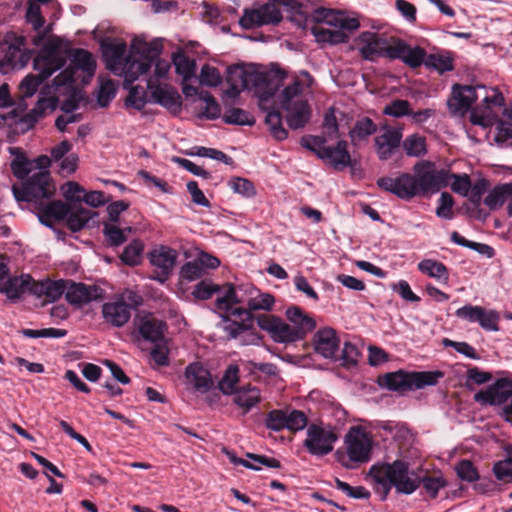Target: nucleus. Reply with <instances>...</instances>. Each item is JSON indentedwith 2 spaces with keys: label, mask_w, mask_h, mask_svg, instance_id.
Returning a JSON list of instances; mask_svg holds the SVG:
<instances>
[{
  "label": "nucleus",
  "mask_w": 512,
  "mask_h": 512,
  "mask_svg": "<svg viewBox=\"0 0 512 512\" xmlns=\"http://www.w3.org/2000/svg\"><path fill=\"white\" fill-rule=\"evenodd\" d=\"M405 154L409 157H422L427 153L426 138L414 133L408 135L401 142Z\"/></svg>",
  "instance_id": "45"
},
{
  "label": "nucleus",
  "mask_w": 512,
  "mask_h": 512,
  "mask_svg": "<svg viewBox=\"0 0 512 512\" xmlns=\"http://www.w3.org/2000/svg\"><path fill=\"white\" fill-rule=\"evenodd\" d=\"M173 64L176 73L181 75L184 79H189L194 74L195 62L183 52L174 54Z\"/></svg>",
  "instance_id": "56"
},
{
  "label": "nucleus",
  "mask_w": 512,
  "mask_h": 512,
  "mask_svg": "<svg viewBox=\"0 0 512 512\" xmlns=\"http://www.w3.org/2000/svg\"><path fill=\"white\" fill-rule=\"evenodd\" d=\"M427 52L420 46H414L407 44L405 54L403 57V63L410 68H418L421 65H425Z\"/></svg>",
  "instance_id": "55"
},
{
  "label": "nucleus",
  "mask_w": 512,
  "mask_h": 512,
  "mask_svg": "<svg viewBox=\"0 0 512 512\" xmlns=\"http://www.w3.org/2000/svg\"><path fill=\"white\" fill-rule=\"evenodd\" d=\"M104 320L114 327H123L131 317V307L124 300L107 302L102 306Z\"/></svg>",
  "instance_id": "30"
},
{
  "label": "nucleus",
  "mask_w": 512,
  "mask_h": 512,
  "mask_svg": "<svg viewBox=\"0 0 512 512\" xmlns=\"http://www.w3.org/2000/svg\"><path fill=\"white\" fill-rule=\"evenodd\" d=\"M285 76L286 74L280 69L253 74L251 81L255 94L259 99L260 109H266V103L276 95L283 84Z\"/></svg>",
  "instance_id": "11"
},
{
  "label": "nucleus",
  "mask_w": 512,
  "mask_h": 512,
  "mask_svg": "<svg viewBox=\"0 0 512 512\" xmlns=\"http://www.w3.org/2000/svg\"><path fill=\"white\" fill-rule=\"evenodd\" d=\"M100 47L107 69L112 72L121 70L125 62L126 43L124 41L102 40Z\"/></svg>",
  "instance_id": "25"
},
{
  "label": "nucleus",
  "mask_w": 512,
  "mask_h": 512,
  "mask_svg": "<svg viewBox=\"0 0 512 512\" xmlns=\"http://www.w3.org/2000/svg\"><path fill=\"white\" fill-rule=\"evenodd\" d=\"M313 17L317 22H323L330 26L338 27L342 31L352 32L357 30L360 26L358 19L346 17L331 9H316Z\"/></svg>",
  "instance_id": "27"
},
{
  "label": "nucleus",
  "mask_w": 512,
  "mask_h": 512,
  "mask_svg": "<svg viewBox=\"0 0 512 512\" xmlns=\"http://www.w3.org/2000/svg\"><path fill=\"white\" fill-rule=\"evenodd\" d=\"M127 232H131L130 227L121 229L114 223H103V234L108 246L118 247L122 245L127 240Z\"/></svg>",
  "instance_id": "47"
},
{
  "label": "nucleus",
  "mask_w": 512,
  "mask_h": 512,
  "mask_svg": "<svg viewBox=\"0 0 512 512\" xmlns=\"http://www.w3.org/2000/svg\"><path fill=\"white\" fill-rule=\"evenodd\" d=\"M382 113L386 116L401 118L412 114V108L409 101L403 99H395L383 108Z\"/></svg>",
  "instance_id": "57"
},
{
  "label": "nucleus",
  "mask_w": 512,
  "mask_h": 512,
  "mask_svg": "<svg viewBox=\"0 0 512 512\" xmlns=\"http://www.w3.org/2000/svg\"><path fill=\"white\" fill-rule=\"evenodd\" d=\"M376 184L381 190L391 193L404 201H410L418 196L414 176L408 172H400L395 177H380L377 179Z\"/></svg>",
  "instance_id": "12"
},
{
  "label": "nucleus",
  "mask_w": 512,
  "mask_h": 512,
  "mask_svg": "<svg viewBox=\"0 0 512 512\" xmlns=\"http://www.w3.org/2000/svg\"><path fill=\"white\" fill-rule=\"evenodd\" d=\"M512 195V182L496 185L484 199V204L490 210H497Z\"/></svg>",
  "instance_id": "43"
},
{
  "label": "nucleus",
  "mask_w": 512,
  "mask_h": 512,
  "mask_svg": "<svg viewBox=\"0 0 512 512\" xmlns=\"http://www.w3.org/2000/svg\"><path fill=\"white\" fill-rule=\"evenodd\" d=\"M414 181L418 196L438 193L450 183V171L437 169L434 162L422 160L413 166Z\"/></svg>",
  "instance_id": "6"
},
{
  "label": "nucleus",
  "mask_w": 512,
  "mask_h": 512,
  "mask_svg": "<svg viewBox=\"0 0 512 512\" xmlns=\"http://www.w3.org/2000/svg\"><path fill=\"white\" fill-rule=\"evenodd\" d=\"M185 376L193 388L200 393L208 392L213 386L209 370L199 362L189 364L185 369Z\"/></svg>",
  "instance_id": "31"
},
{
  "label": "nucleus",
  "mask_w": 512,
  "mask_h": 512,
  "mask_svg": "<svg viewBox=\"0 0 512 512\" xmlns=\"http://www.w3.org/2000/svg\"><path fill=\"white\" fill-rule=\"evenodd\" d=\"M136 56L137 55L130 52V55L125 58L124 65L121 68L125 82L127 83H133L139 76L147 74L153 65L150 61L139 56L137 58Z\"/></svg>",
  "instance_id": "34"
},
{
  "label": "nucleus",
  "mask_w": 512,
  "mask_h": 512,
  "mask_svg": "<svg viewBox=\"0 0 512 512\" xmlns=\"http://www.w3.org/2000/svg\"><path fill=\"white\" fill-rule=\"evenodd\" d=\"M178 252L168 246H159L149 253V261L157 270L154 280L164 283L171 275L176 264Z\"/></svg>",
  "instance_id": "20"
},
{
  "label": "nucleus",
  "mask_w": 512,
  "mask_h": 512,
  "mask_svg": "<svg viewBox=\"0 0 512 512\" xmlns=\"http://www.w3.org/2000/svg\"><path fill=\"white\" fill-rule=\"evenodd\" d=\"M9 152L14 156L10 163L13 175L19 180H25L32 171V162L20 147H10Z\"/></svg>",
  "instance_id": "39"
},
{
  "label": "nucleus",
  "mask_w": 512,
  "mask_h": 512,
  "mask_svg": "<svg viewBox=\"0 0 512 512\" xmlns=\"http://www.w3.org/2000/svg\"><path fill=\"white\" fill-rule=\"evenodd\" d=\"M33 284V277L30 274H22L20 276L9 277L0 292L4 293L11 301H18L25 293L30 294V288Z\"/></svg>",
  "instance_id": "32"
},
{
  "label": "nucleus",
  "mask_w": 512,
  "mask_h": 512,
  "mask_svg": "<svg viewBox=\"0 0 512 512\" xmlns=\"http://www.w3.org/2000/svg\"><path fill=\"white\" fill-rule=\"evenodd\" d=\"M338 438L336 429L331 425L311 423L306 429L303 446L312 456L323 457L333 451Z\"/></svg>",
  "instance_id": "8"
},
{
  "label": "nucleus",
  "mask_w": 512,
  "mask_h": 512,
  "mask_svg": "<svg viewBox=\"0 0 512 512\" xmlns=\"http://www.w3.org/2000/svg\"><path fill=\"white\" fill-rule=\"evenodd\" d=\"M239 372V367L236 364H230L226 368L223 377L218 383V388L224 395H232L238 389L236 385L240 379Z\"/></svg>",
  "instance_id": "48"
},
{
  "label": "nucleus",
  "mask_w": 512,
  "mask_h": 512,
  "mask_svg": "<svg viewBox=\"0 0 512 512\" xmlns=\"http://www.w3.org/2000/svg\"><path fill=\"white\" fill-rule=\"evenodd\" d=\"M244 287L228 285L223 295H219L215 301V307L220 312L223 324L222 329L229 339H235L245 331L254 327V316L244 307H234L236 304L245 303L239 292Z\"/></svg>",
  "instance_id": "2"
},
{
  "label": "nucleus",
  "mask_w": 512,
  "mask_h": 512,
  "mask_svg": "<svg viewBox=\"0 0 512 512\" xmlns=\"http://www.w3.org/2000/svg\"><path fill=\"white\" fill-rule=\"evenodd\" d=\"M479 85L454 84L452 87V98L448 100V107L452 113H465L472 104L479 99Z\"/></svg>",
  "instance_id": "23"
},
{
  "label": "nucleus",
  "mask_w": 512,
  "mask_h": 512,
  "mask_svg": "<svg viewBox=\"0 0 512 512\" xmlns=\"http://www.w3.org/2000/svg\"><path fill=\"white\" fill-rule=\"evenodd\" d=\"M152 96L158 104L168 109L180 105V95L173 88L158 86L152 92Z\"/></svg>",
  "instance_id": "50"
},
{
  "label": "nucleus",
  "mask_w": 512,
  "mask_h": 512,
  "mask_svg": "<svg viewBox=\"0 0 512 512\" xmlns=\"http://www.w3.org/2000/svg\"><path fill=\"white\" fill-rule=\"evenodd\" d=\"M232 395H234V403L238 407L244 409V415L248 413L254 406H256L261 400L259 388L252 386L251 384L238 387V389H236Z\"/></svg>",
  "instance_id": "35"
},
{
  "label": "nucleus",
  "mask_w": 512,
  "mask_h": 512,
  "mask_svg": "<svg viewBox=\"0 0 512 512\" xmlns=\"http://www.w3.org/2000/svg\"><path fill=\"white\" fill-rule=\"evenodd\" d=\"M91 211L80 206L69 205V210L64 219H66L68 228L73 232H78L91 219Z\"/></svg>",
  "instance_id": "41"
},
{
  "label": "nucleus",
  "mask_w": 512,
  "mask_h": 512,
  "mask_svg": "<svg viewBox=\"0 0 512 512\" xmlns=\"http://www.w3.org/2000/svg\"><path fill=\"white\" fill-rule=\"evenodd\" d=\"M228 186L235 192L246 198L253 197L256 194L254 184L246 178L233 177L229 180Z\"/></svg>",
  "instance_id": "60"
},
{
  "label": "nucleus",
  "mask_w": 512,
  "mask_h": 512,
  "mask_svg": "<svg viewBox=\"0 0 512 512\" xmlns=\"http://www.w3.org/2000/svg\"><path fill=\"white\" fill-rule=\"evenodd\" d=\"M381 131L382 133L374 138V146L379 160L387 161L401 146L403 127L384 124Z\"/></svg>",
  "instance_id": "16"
},
{
  "label": "nucleus",
  "mask_w": 512,
  "mask_h": 512,
  "mask_svg": "<svg viewBox=\"0 0 512 512\" xmlns=\"http://www.w3.org/2000/svg\"><path fill=\"white\" fill-rule=\"evenodd\" d=\"M169 348L168 341L158 342L153 344V348L150 352L151 359L153 362L160 367H167L170 364L169 360Z\"/></svg>",
  "instance_id": "62"
},
{
  "label": "nucleus",
  "mask_w": 512,
  "mask_h": 512,
  "mask_svg": "<svg viewBox=\"0 0 512 512\" xmlns=\"http://www.w3.org/2000/svg\"><path fill=\"white\" fill-rule=\"evenodd\" d=\"M26 39L14 33L7 34L2 44L3 57L0 59V73L8 74L15 69L23 68L30 55L25 51Z\"/></svg>",
  "instance_id": "9"
},
{
  "label": "nucleus",
  "mask_w": 512,
  "mask_h": 512,
  "mask_svg": "<svg viewBox=\"0 0 512 512\" xmlns=\"http://www.w3.org/2000/svg\"><path fill=\"white\" fill-rule=\"evenodd\" d=\"M287 410L274 409L267 413L265 426L267 429L279 432L286 429Z\"/></svg>",
  "instance_id": "58"
},
{
  "label": "nucleus",
  "mask_w": 512,
  "mask_h": 512,
  "mask_svg": "<svg viewBox=\"0 0 512 512\" xmlns=\"http://www.w3.org/2000/svg\"><path fill=\"white\" fill-rule=\"evenodd\" d=\"M327 138L319 135L303 136L300 140L302 147L313 152L319 159L328 162L335 170L342 171L349 166H353L348 151V142L339 140L335 147L326 146Z\"/></svg>",
  "instance_id": "5"
},
{
  "label": "nucleus",
  "mask_w": 512,
  "mask_h": 512,
  "mask_svg": "<svg viewBox=\"0 0 512 512\" xmlns=\"http://www.w3.org/2000/svg\"><path fill=\"white\" fill-rule=\"evenodd\" d=\"M376 131L377 125L371 118L364 116L357 119L348 133L352 146L358 147L361 142L366 141Z\"/></svg>",
  "instance_id": "37"
},
{
  "label": "nucleus",
  "mask_w": 512,
  "mask_h": 512,
  "mask_svg": "<svg viewBox=\"0 0 512 512\" xmlns=\"http://www.w3.org/2000/svg\"><path fill=\"white\" fill-rule=\"evenodd\" d=\"M418 269L421 273L447 283L449 280V271L440 261L433 259H424L418 263Z\"/></svg>",
  "instance_id": "44"
},
{
  "label": "nucleus",
  "mask_w": 512,
  "mask_h": 512,
  "mask_svg": "<svg viewBox=\"0 0 512 512\" xmlns=\"http://www.w3.org/2000/svg\"><path fill=\"white\" fill-rule=\"evenodd\" d=\"M45 80L46 78H44L40 73H38V75H27L20 83V92L22 96L25 98L33 96Z\"/></svg>",
  "instance_id": "63"
},
{
  "label": "nucleus",
  "mask_w": 512,
  "mask_h": 512,
  "mask_svg": "<svg viewBox=\"0 0 512 512\" xmlns=\"http://www.w3.org/2000/svg\"><path fill=\"white\" fill-rule=\"evenodd\" d=\"M144 245L141 240L135 239L123 250L120 258L128 266H136L141 263Z\"/></svg>",
  "instance_id": "52"
},
{
  "label": "nucleus",
  "mask_w": 512,
  "mask_h": 512,
  "mask_svg": "<svg viewBox=\"0 0 512 512\" xmlns=\"http://www.w3.org/2000/svg\"><path fill=\"white\" fill-rule=\"evenodd\" d=\"M302 93L303 83L295 78L278 95L280 107L287 112V124L293 130L303 128L311 117V108L307 100L300 97Z\"/></svg>",
  "instance_id": "4"
},
{
  "label": "nucleus",
  "mask_w": 512,
  "mask_h": 512,
  "mask_svg": "<svg viewBox=\"0 0 512 512\" xmlns=\"http://www.w3.org/2000/svg\"><path fill=\"white\" fill-rule=\"evenodd\" d=\"M252 76L253 74H248L240 66H230L227 69L226 82L228 85H234L242 89H247L249 88V85L252 84Z\"/></svg>",
  "instance_id": "54"
},
{
  "label": "nucleus",
  "mask_w": 512,
  "mask_h": 512,
  "mask_svg": "<svg viewBox=\"0 0 512 512\" xmlns=\"http://www.w3.org/2000/svg\"><path fill=\"white\" fill-rule=\"evenodd\" d=\"M60 42L53 39L49 45H45L34 58L33 67L44 78L48 79L54 72L60 70L66 63V59L57 53Z\"/></svg>",
  "instance_id": "17"
},
{
  "label": "nucleus",
  "mask_w": 512,
  "mask_h": 512,
  "mask_svg": "<svg viewBox=\"0 0 512 512\" xmlns=\"http://www.w3.org/2000/svg\"><path fill=\"white\" fill-rule=\"evenodd\" d=\"M492 471L497 480L512 482V447L506 449L504 459L494 463Z\"/></svg>",
  "instance_id": "53"
},
{
  "label": "nucleus",
  "mask_w": 512,
  "mask_h": 512,
  "mask_svg": "<svg viewBox=\"0 0 512 512\" xmlns=\"http://www.w3.org/2000/svg\"><path fill=\"white\" fill-rule=\"evenodd\" d=\"M512 397V380L499 378L492 385L481 389L474 395L480 405L498 406L505 404Z\"/></svg>",
  "instance_id": "18"
},
{
  "label": "nucleus",
  "mask_w": 512,
  "mask_h": 512,
  "mask_svg": "<svg viewBox=\"0 0 512 512\" xmlns=\"http://www.w3.org/2000/svg\"><path fill=\"white\" fill-rule=\"evenodd\" d=\"M256 322L275 342L292 343L301 340L293 327L278 316L261 314L256 317Z\"/></svg>",
  "instance_id": "15"
},
{
  "label": "nucleus",
  "mask_w": 512,
  "mask_h": 512,
  "mask_svg": "<svg viewBox=\"0 0 512 512\" xmlns=\"http://www.w3.org/2000/svg\"><path fill=\"white\" fill-rule=\"evenodd\" d=\"M245 291H248L246 289ZM251 296L246 302L247 308L246 310H249L250 314H252L253 311L258 310H264V311H271L274 303L275 298L270 293H260L258 290H256L254 287L249 288Z\"/></svg>",
  "instance_id": "40"
},
{
  "label": "nucleus",
  "mask_w": 512,
  "mask_h": 512,
  "mask_svg": "<svg viewBox=\"0 0 512 512\" xmlns=\"http://www.w3.org/2000/svg\"><path fill=\"white\" fill-rule=\"evenodd\" d=\"M282 13L273 2L260 5L258 8L245 9L239 24L244 29H252L264 25H277L282 21Z\"/></svg>",
  "instance_id": "13"
},
{
  "label": "nucleus",
  "mask_w": 512,
  "mask_h": 512,
  "mask_svg": "<svg viewBox=\"0 0 512 512\" xmlns=\"http://www.w3.org/2000/svg\"><path fill=\"white\" fill-rule=\"evenodd\" d=\"M286 317L293 324V329L302 340L307 333L313 331L316 327L315 320L296 305H292L286 310Z\"/></svg>",
  "instance_id": "33"
},
{
  "label": "nucleus",
  "mask_w": 512,
  "mask_h": 512,
  "mask_svg": "<svg viewBox=\"0 0 512 512\" xmlns=\"http://www.w3.org/2000/svg\"><path fill=\"white\" fill-rule=\"evenodd\" d=\"M368 477L381 501H385L394 487L399 494L410 495L420 487L419 475L410 469L409 462L397 459L391 463H377L370 467Z\"/></svg>",
  "instance_id": "1"
},
{
  "label": "nucleus",
  "mask_w": 512,
  "mask_h": 512,
  "mask_svg": "<svg viewBox=\"0 0 512 512\" xmlns=\"http://www.w3.org/2000/svg\"><path fill=\"white\" fill-rule=\"evenodd\" d=\"M69 210V204H66L60 200L51 201L45 204L41 211L45 217H50L55 220H63Z\"/></svg>",
  "instance_id": "61"
},
{
  "label": "nucleus",
  "mask_w": 512,
  "mask_h": 512,
  "mask_svg": "<svg viewBox=\"0 0 512 512\" xmlns=\"http://www.w3.org/2000/svg\"><path fill=\"white\" fill-rule=\"evenodd\" d=\"M222 120L225 124L239 126H252L255 123L252 115L241 108H230L226 110L222 116Z\"/></svg>",
  "instance_id": "51"
},
{
  "label": "nucleus",
  "mask_w": 512,
  "mask_h": 512,
  "mask_svg": "<svg viewBox=\"0 0 512 512\" xmlns=\"http://www.w3.org/2000/svg\"><path fill=\"white\" fill-rule=\"evenodd\" d=\"M455 471L462 481L472 483L479 479L478 470L470 460L464 459L459 461L455 467Z\"/></svg>",
  "instance_id": "64"
},
{
  "label": "nucleus",
  "mask_w": 512,
  "mask_h": 512,
  "mask_svg": "<svg viewBox=\"0 0 512 512\" xmlns=\"http://www.w3.org/2000/svg\"><path fill=\"white\" fill-rule=\"evenodd\" d=\"M46 102V99L38 100L34 108L19 119L18 125L22 132L32 129L38 120L45 115Z\"/></svg>",
  "instance_id": "46"
},
{
  "label": "nucleus",
  "mask_w": 512,
  "mask_h": 512,
  "mask_svg": "<svg viewBox=\"0 0 512 512\" xmlns=\"http://www.w3.org/2000/svg\"><path fill=\"white\" fill-rule=\"evenodd\" d=\"M344 444L351 462L362 464L370 461L373 440L371 434L363 426L350 427L344 437Z\"/></svg>",
  "instance_id": "10"
},
{
  "label": "nucleus",
  "mask_w": 512,
  "mask_h": 512,
  "mask_svg": "<svg viewBox=\"0 0 512 512\" xmlns=\"http://www.w3.org/2000/svg\"><path fill=\"white\" fill-rule=\"evenodd\" d=\"M340 340L333 328L326 327L316 332L314 349L326 359L337 360Z\"/></svg>",
  "instance_id": "24"
},
{
  "label": "nucleus",
  "mask_w": 512,
  "mask_h": 512,
  "mask_svg": "<svg viewBox=\"0 0 512 512\" xmlns=\"http://www.w3.org/2000/svg\"><path fill=\"white\" fill-rule=\"evenodd\" d=\"M80 69L88 76H93L96 70V62L92 54L81 48L74 49L71 54V65L55 77L56 85L71 84L75 81V70Z\"/></svg>",
  "instance_id": "14"
},
{
  "label": "nucleus",
  "mask_w": 512,
  "mask_h": 512,
  "mask_svg": "<svg viewBox=\"0 0 512 512\" xmlns=\"http://www.w3.org/2000/svg\"><path fill=\"white\" fill-rule=\"evenodd\" d=\"M450 239L453 243L462 247L472 249L487 258H492L495 254L493 247L484 243L470 241L463 237L462 235H460L457 231H453L451 233Z\"/></svg>",
  "instance_id": "49"
},
{
  "label": "nucleus",
  "mask_w": 512,
  "mask_h": 512,
  "mask_svg": "<svg viewBox=\"0 0 512 512\" xmlns=\"http://www.w3.org/2000/svg\"><path fill=\"white\" fill-rule=\"evenodd\" d=\"M27 23L31 24L33 29L36 31V35L33 38V44L35 46L42 45L45 38L52 30V26L49 24L44 27L45 18L42 16L41 7L38 3L28 2L25 13Z\"/></svg>",
  "instance_id": "29"
},
{
  "label": "nucleus",
  "mask_w": 512,
  "mask_h": 512,
  "mask_svg": "<svg viewBox=\"0 0 512 512\" xmlns=\"http://www.w3.org/2000/svg\"><path fill=\"white\" fill-rule=\"evenodd\" d=\"M67 282L65 280H50L45 279L35 281L33 279L30 294L37 298H45L48 302H55L61 298L66 290Z\"/></svg>",
  "instance_id": "26"
},
{
  "label": "nucleus",
  "mask_w": 512,
  "mask_h": 512,
  "mask_svg": "<svg viewBox=\"0 0 512 512\" xmlns=\"http://www.w3.org/2000/svg\"><path fill=\"white\" fill-rule=\"evenodd\" d=\"M443 377L441 371H405L388 372L378 378V385L398 394H405L413 389L434 386Z\"/></svg>",
  "instance_id": "3"
},
{
  "label": "nucleus",
  "mask_w": 512,
  "mask_h": 512,
  "mask_svg": "<svg viewBox=\"0 0 512 512\" xmlns=\"http://www.w3.org/2000/svg\"><path fill=\"white\" fill-rule=\"evenodd\" d=\"M480 92H484L482 103L475 106L470 113V121L474 125L485 126L489 118L492 107L504 105V97L496 88L488 89L484 85H479Z\"/></svg>",
  "instance_id": "19"
},
{
  "label": "nucleus",
  "mask_w": 512,
  "mask_h": 512,
  "mask_svg": "<svg viewBox=\"0 0 512 512\" xmlns=\"http://www.w3.org/2000/svg\"><path fill=\"white\" fill-rule=\"evenodd\" d=\"M361 354L356 345L351 342H345L337 360L341 361V365L347 369L357 366Z\"/></svg>",
  "instance_id": "59"
},
{
  "label": "nucleus",
  "mask_w": 512,
  "mask_h": 512,
  "mask_svg": "<svg viewBox=\"0 0 512 512\" xmlns=\"http://www.w3.org/2000/svg\"><path fill=\"white\" fill-rule=\"evenodd\" d=\"M407 43L401 39H396L393 43H387L385 40L376 38L363 48V54L366 58L369 56H379L390 60H401L405 54Z\"/></svg>",
  "instance_id": "22"
},
{
  "label": "nucleus",
  "mask_w": 512,
  "mask_h": 512,
  "mask_svg": "<svg viewBox=\"0 0 512 512\" xmlns=\"http://www.w3.org/2000/svg\"><path fill=\"white\" fill-rule=\"evenodd\" d=\"M66 301L76 307H81L92 301L100 300L104 297V290L97 285H87L73 281L66 285L64 292Z\"/></svg>",
  "instance_id": "21"
},
{
  "label": "nucleus",
  "mask_w": 512,
  "mask_h": 512,
  "mask_svg": "<svg viewBox=\"0 0 512 512\" xmlns=\"http://www.w3.org/2000/svg\"><path fill=\"white\" fill-rule=\"evenodd\" d=\"M168 329L167 323L155 317L144 316L140 318L138 332L141 337L151 343L163 342L166 340L165 333Z\"/></svg>",
  "instance_id": "28"
},
{
  "label": "nucleus",
  "mask_w": 512,
  "mask_h": 512,
  "mask_svg": "<svg viewBox=\"0 0 512 512\" xmlns=\"http://www.w3.org/2000/svg\"><path fill=\"white\" fill-rule=\"evenodd\" d=\"M263 110L267 112L265 124L272 136L278 141L285 140L288 137V131L283 127L281 113L274 107L269 109L266 106V109Z\"/></svg>",
  "instance_id": "42"
},
{
  "label": "nucleus",
  "mask_w": 512,
  "mask_h": 512,
  "mask_svg": "<svg viewBox=\"0 0 512 512\" xmlns=\"http://www.w3.org/2000/svg\"><path fill=\"white\" fill-rule=\"evenodd\" d=\"M425 66L433 69L439 74H444L454 70L453 53L447 50H441L435 53L427 54Z\"/></svg>",
  "instance_id": "38"
},
{
  "label": "nucleus",
  "mask_w": 512,
  "mask_h": 512,
  "mask_svg": "<svg viewBox=\"0 0 512 512\" xmlns=\"http://www.w3.org/2000/svg\"><path fill=\"white\" fill-rule=\"evenodd\" d=\"M162 49L163 45L159 40L146 42L136 38L131 43L130 52L154 64L159 58Z\"/></svg>",
  "instance_id": "36"
},
{
  "label": "nucleus",
  "mask_w": 512,
  "mask_h": 512,
  "mask_svg": "<svg viewBox=\"0 0 512 512\" xmlns=\"http://www.w3.org/2000/svg\"><path fill=\"white\" fill-rule=\"evenodd\" d=\"M56 191L48 171H39L26 179L21 187L13 186V194L17 201L35 202L52 198Z\"/></svg>",
  "instance_id": "7"
}]
</instances>
